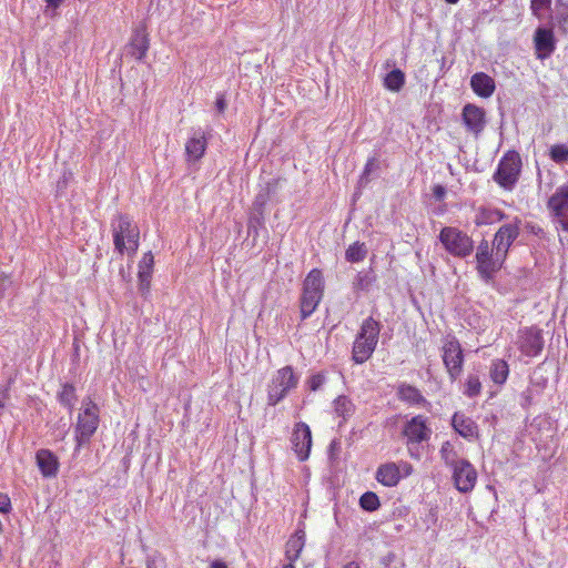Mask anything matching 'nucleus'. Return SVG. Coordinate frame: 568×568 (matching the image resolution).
<instances>
[{
  "instance_id": "nucleus-20",
  "label": "nucleus",
  "mask_w": 568,
  "mask_h": 568,
  "mask_svg": "<svg viewBox=\"0 0 568 568\" xmlns=\"http://www.w3.org/2000/svg\"><path fill=\"white\" fill-rule=\"evenodd\" d=\"M397 397L399 400L405 402L412 406L426 407L430 405L418 388L405 383L397 387Z\"/></svg>"
},
{
  "instance_id": "nucleus-37",
  "label": "nucleus",
  "mask_w": 568,
  "mask_h": 568,
  "mask_svg": "<svg viewBox=\"0 0 568 568\" xmlns=\"http://www.w3.org/2000/svg\"><path fill=\"white\" fill-rule=\"evenodd\" d=\"M550 159L557 163L562 164L568 162V146L565 144H555L549 150Z\"/></svg>"
},
{
  "instance_id": "nucleus-33",
  "label": "nucleus",
  "mask_w": 568,
  "mask_h": 568,
  "mask_svg": "<svg viewBox=\"0 0 568 568\" xmlns=\"http://www.w3.org/2000/svg\"><path fill=\"white\" fill-rule=\"evenodd\" d=\"M440 457L444 460L445 465L450 467L452 469L458 465L463 458H459L457 453L455 452L453 445L449 442H445L440 447Z\"/></svg>"
},
{
  "instance_id": "nucleus-21",
  "label": "nucleus",
  "mask_w": 568,
  "mask_h": 568,
  "mask_svg": "<svg viewBox=\"0 0 568 568\" xmlns=\"http://www.w3.org/2000/svg\"><path fill=\"white\" fill-rule=\"evenodd\" d=\"M470 87L481 98L491 97L496 88L494 79L484 72H477L471 77Z\"/></svg>"
},
{
  "instance_id": "nucleus-52",
  "label": "nucleus",
  "mask_w": 568,
  "mask_h": 568,
  "mask_svg": "<svg viewBox=\"0 0 568 568\" xmlns=\"http://www.w3.org/2000/svg\"><path fill=\"white\" fill-rule=\"evenodd\" d=\"M210 568H227V565L222 560H214L211 562Z\"/></svg>"
},
{
  "instance_id": "nucleus-28",
  "label": "nucleus",
  "mask_w": 568,
  "mask_h": 568,
  "mask_svg": "<svg viewBox=\"0 0 568 568\" xmlns=\"http://www.w3.org/2000/svg\"><path fill=\"white\" fill-rule=\"evenodd\" d=\"M509 375V366L504 359H494L489 366V376L497 385L506 383Z\"/></svg>"
},
{
  "instance_id": "nucleus-32",
  "label": "nucleus",
  "mask_w": 568,
  "mask_h": 568,
  "mask_svg": "<svg viewBox=\"0 0 568 568\" xmlns=\"http://www.w3.org/2000/svg\"><path fill=\"white\" fill-rule=\"evenodd\" d=\"M404 83L405 74L399 69L392 70L384 79L385 87L394 92L399 91Z\"/></svg>"
},
{
  "instance_id": "nucleus-45",
  "label": "nucleus",
  "mask_w": 568,
  "mask_h": 568,
  "mask_svg": "<svg viewBox=\"0 0 568 568\" xmlns=\"http://www.w3.org/2000/svg\"><path fill=\"white\" fill-rule=\"evenodd\" d=\"M325 383V377L321 374L313 375L310 378V388L312 390H317Z\"/></svg>"
},
{
  "instance_id": "nucleus-46",
  "label": "nucleus",
  "mask_w": 568,
  "mask_h": 568,
  "mask_svg": "<svg viewBox=\"0 0 568 568\" xmlns=\"http://www.w3.org/2000/svg\"><path fill=\"white\" fill-rule=\"evenodd\" d=\"M64 0H44L47 4L45 13L54 14L55 10L63 3Z\"/></svg>"
},
{
  "instance_id": "nucleus-26",
  "label": "nucleus",
  "mask_w": 568,
  "mask_h": 568,
  "mask_svg": "<svg viewBox=\"0 0 568 568\" xmlns=\"http://www.w3.org/2000/svg\"><path fill=\"white\" fill-rule=\"evenodd\" d=\"M303 291L322 294L324 293V277L320 270L313 268L303 282Z\"/></svg>"
},
{
  "instance_id": "nucleus-47",
  "label": "nucleus",
  "mask_w": 568,
  "mask_h": 568,
  "mask_svg": "<svg viewBox=\"0 0 568 568\" xmlns=\"http://www.w3.org/2000/svg\"><path fill=\"white\" fill-rule=\"evenodd\" d=\"M10 510H11L10 498L4 494H0V513L8 514Z\"/></svg>"
},
{
  "instance_id": "nucleus-8",
  "label": "nucleus",
  "mask_w": 568,
  "mask_h": 568,
  "mask_svg": "<svg viewBox=\"0 0 568 568\" xmlns=\"http://www.w3.org/2000/svg\"><path fill=\"white\" fill-rule=\"evenodd\" d=\"M443 363L452 381H456L464 366V354L460 343L457 338L450 337L444 342L443 345Z\"/></svg>"
},
{
  "instance_id": "nucleus-15",
  "label": "nucleus",
  "mask_w": 568,
  "mask_h": 568,
  "mask_svg": "<svg viewBox=\"0 0 568 568\" xmlns=\"http://www.w3.org/2000/svg\"><path fill=\"white\" fill-rule=\"evenodd\" d=\"M463 122L467 130L479 134L486 125V113L485 110L475 104L468 103L463 108Z\"/></svg>"
},
{
  "instance_id": "nucleus-51",
  "label": "nucleus",
  "mask_w": 568,
  "mask_h": 568,
  "mask_svg": "<svg viewBox=\"0 0 568 568\" xmlns=\"http://www.w3.org/2000/svg\"><path fill=\"white\" fill-rule=\"evenodd\" d=\"M338 449H339V442H337L336 439L332 440V443L329 444V455H331V457H333L335 452L338 450Z\"/></svg>"
},
{
  "instance_id": "nucleus-11",
  "label": "nucleus",
  "mask_w": 568,
  "mask_h": 568,
  "mask_svg": "<svg viewBox=\"0 0 568 568\" xmlns=\"http://www.w3.org/2000/svg\"><path fill=\"white\" fill-rule=\"evenodd\" d=\"M452 470L455 487L460 493H469L474 489L477 481V471L467 459L459 462Z\"/></svg>"
},
{
  "instance_id": "nucleus-34",
  "label": "nucleus",
  "mask_w": 568,
  "mask_h": 568,
  "mask_svg": "<svg viewBox=\"0 0 568 568\" xmlns=\"http://www.w3.org/2000/svg\"><path fill=\"white\" fill-rule=\"evenodd\" d=\"M367 254V248L364 243L355 242L346 250L345 257L351 263L362 262Z\"/></svg>"
},
{
  "instance_id": "nucleus-49",
  "label": "nucleus",
  "mask_w": 568,
  "mask_h": 568,
  "mask_svg": "<svg viewBox=\"0 0 568 568\" xmlns=\"http://www.w3.org/2000/svg\"><path fill=\"white\" fill-rule=\"evenodd\" d=\"M215 108L219 113H223L226 109V101L223 94H220L215 101Z\"/></svg>"
},
{
  "instance_id": "nucleus-23",
  "label": "nucleus",
  "mask_w": 568,
  "mask_h": 568,
  "mask_svg": "<svg viewBox=\"0 0 568 568\" xmlns=\"http://www.w3.org/2000/svg\"><path fill=\"white\" fill-rule=\"evenodd\" d=\"M505 217V214L491 206H479L476 210L474 222L477 226L491 225Z\"/></svg>"
},
{
  "instance_id": "nucleus-25",
  "label": "nucleus",
  "mask_w": 568,
  "mask_h": 568,
  "mask_svg": "<svg viewBox=\"0 0 568 568\" xmlns=\"http://www.w3.org/2000/svg\"><path fill=\"white\" fill-rule=\"evenodd\" d=\"M305 545V535L303 531H296L286 542L285 556L288 564H293L300 558Z\"/></svg>"
},
{
  "instance_id": "nucleus-9",
  "label": "nucleus",
  "mask_w": 568,
  "mask_h": 568,
  "mask_svg": "<svg viewBox=\"0 0 568 568\" xmlns=\"http://www.w3.org/2000/svg\"><path fill=\"white\" fill-rule=\"evenodd\" d=\"M544 344L542 329L537 326L524 327L517 333L516 345L525 356H538L544 349Z\"/></svg>"
},
{
  "instance_id": "nucleus-2",
  "label": "nucleus",
  "mask_w": 568,
  "mask_h": 568,
  "mask_svg": "<svg viewBox=\"0 0 568 568\" xmlns=\"http://www.w3.org/2000/svg\"><path fill=\"white\" fill-rule=\"evenodd\" d=\"M114 250L121 255H135L139 248L140 230L128 216L120 214L111 223Z\"/></svg>"
},
{
  "instance_id": "nucleus-18",
  "label": "nucleus",
  "mask_w": 568,
  "mask_h": 568,
  "mask_svg": "<svg viewBox=\"0 0 568 568\" xmlns=\"http://www.w3.org/2000/svg\"><path fill=\"white\" fill-rule=\"evenodd\" d=\"M206 150V139L201 129L193 130L192 135L185 144L187 161L200 160Z\"/></svg>"
},
{
  "instance_id": "nucleus-19",
  "label": "nucleus",
  "mask_w": 568,
  "mask_h": 568,
  "mask_svg": "<svg viewBox=\"0 0 568 568\" xmlns=\"http://www.w3.org/2000/svg\"><path fill=\"white\" fill-rule=\"evenodd\" d=\"M37 465L44 477H54L59 469L57 456L49 449H40L36 454Z\"/></svg>"
},
{
  "instance_id": "nucleus-30",
  "label": "nucleus",
  "mask_w": 568,
  "mask_h": 568,
  "mask_svg": "<svg viewBox=\"0 0 568 568\" xmlns=\"http://www.w3.org/2000/svg\"><path fill=\"white\" fill-rule=\"evenodd\" d=\"M334 412L343 420H347L355 412V405L353 402L344 395L338 396L334 403Z\"/></svg>"
},
{
  "instance_id": "nucleus-6",
  "label": "nucleus",
  "mask_w": 568,
  "mask_h": 568,
  "mask_svg": "<svg viewBox=\"0 0 568 568\" xmlns=\"http://www.w3.org/2000/svg\"><path fill=\"white\" fill-rule=\"evenodd\" d=\"M439 241L453 256L466 258L474 250V241L457 227L445 226L439 233Z\"/></svg>"
},
{
  "instance_id": "nucleus-44",
  "label": "nucleus",
  "mask_w": 568,
  "mask_h": 568,
  "mask_svg": "<svg viewBox=\"0 0 568 568\" xmlns=\"http://www.w3.org/2000/svg\"><path fill=\"white\" fill-rule=\"evenodd\" d=\"M377 168H378V161L375 158L369 159L365 165V169H364V172L362 175V180L367 179L368 175Z\"/></svg>"
},
{
  "instance_id": "nucleus-27",
  "label": "nucleus",
  "mask_w": 568,
  "mask_h": 568,
  "mask_svg": "<svg viewBox=\"0 0 568 568\" xmlns=\"http://www.w3.org/2000/svg\"><path fill=\"white\" fill-rule=\"evenodd\" d=\"M323 295L317 293H311V292H302L301 296V315L302 318L305 320L310 317L316 307L318 306Z\"/></svg>"
},
{
  "instance_id": "nucleus-22",
  "label": "nucleus",
  "mask_w": 568,
  "mask_h": 568,
  "mask_svg": "<svg viewBox=\"0 0 568 568\" xmlns=\"http://www.w3.org/2000/svg\"><path fill=\"white\" fill-rule=\"evenodd\" d=\"M376 479L385 487H394L400 480V474L396 463H385L376 470Z\"/></svg>"
},
{
  "instance_id": "nucleus-55",
  "label": "nucleus",
  "mask_w": 568,
  "mask_h": 568,
  "mask_svg": "<svg viewBox=\"0 0 568 568\" xmlns=\"http://www.w3.org/2000/svg\"><path fill=\"white\" fill-rule=\"evenodd\" d=\"M447 3H450V4H455L457 3L459 0H445Z\"/></svg>"
},
{
  "instance_id": "nucleus-56",
  "label": "nucleus",
  "mask_w": 568,
  "mask_h": 568,
  "mask_svg": "<svg viewBox=\"0 0 568 568\" xmlns=\"http://www.w3.org/2000/svg\"><path fill=\"white\" fill-rule=\"evenodd\" d=\"M283 568H295L293 564H286L283 566Z\"/></svg>"
},
{
  "instance_id": "nucleus-16",
  "label": "nucleus",
  "mask_w": 568,
  "mask_h": 568,
  "mask_svg": "<svg viewBox=\"0 0 568 568\" xmlns=\"http://www.w3.org/2000/svg\"><path fill=\"white\" fill-rule=\"evenodd\" d=\"M535 48L539 59L550 57L556 49L552 31L545 28H538L535 32Z\"/></svg>"
},
{
  "instance_id": "nucleus-17",
  "label": "nucleus",
  "mask_w": 568,
  "mask_h": 568,
  "mask_svg": "<svg viewBox=\"0 0 568 568\" xmlns=\"http://www.w3.org/2000/svg\"><path fill=\"white\" fill-rule=\"evenodd\" d=\"M454 429L464 438L473 440L478 437L477 424L464 413H455L452 418Z\"/></svg>"
},
{
  "instance_id": "nucleus-14",
  "label": "nucleus",
  "mask_w": 568,
  "mask_h": 568,
  "mask_svg": "<svg viewBox=\"0 0 568 568\" xmlns=\"http://www.w3.org/2000/svg\"><path fill=\"white\" fill-rule=\"evenodd\" d=\"M519 220L513 223L504 224L494 236V248L499 255L507 256L509 247L519 235Z\"/></svg>"
},
{
  "instance_id": "nucleus-42",
  "label": "nucleus",
  "mask_w": 568,
  "mask_h": 568,
  "mask_svg": "<svg viewBox=\"0 0 568 568\" xmlns=\"http://www.w3.org/2000/svg\"><path fill=\"white\" fill-rule=\"evenodd\" d=\"M495 252V248H494V243L493 244H489L488 241L486 240H483L478 246H477V250H476V255H486L488 253H493Z\"/></svg>"
},
{
  "instance_id": "nucleus-13",
  "label": "nucleus",
  "mask_w": 568,
  "mask_h": 568,
  "mask_svg": "<svg viewBox=\"0 0 568 568\" xmlns=\"http://www.w3.org/2000/svg\"><path fill=\"white\" fill-rule=\"evenodd\" d=\"M475 258L478 275L486 283L493 280L494 275L501 268L503 263L506 260L505 255H499L496 250L495 252L486 255H475Z\"/></svg>"
},
{
  "instance_id": "nucleus-43",
  "label": "nucleus",
  "mask_w": 568,
  "mask_h": 568,
  "mask_svg": "<svg viewBox=\"0 0 568 568\" xmlns=\"http://www.w3.org/2000/svg\"><path fill=\"white\" fill-rule=\"evenodd\" d=\"M396 467H398V473L400 474V479L403 477H408L413 473V466L404 460L396 463Z\"/></svg>"
},
{
  "instance_id": "nucleus-10",
  "label": "nucleus",
  "mask_w": 568,
  "mask_h": 568,
  "mask_svg": "<svg viewBox=\"0 0 568 568\" xmlns=\"http://www.w3.org/2000/svg\"><path fill=\"white\" fill-rule=\"evenodd\" d=\"M547 207L560 224L561 229L568 232V185L557 187L555 193L549 197Z\"/></svg>"
},
{
  "instance_id": "nucleus-41",
  "label": "nucleus",
  "mask_w": 568,
  "mask_h": 568,
  "mask_svg": "<svg viewBox=\"0 0 568 568\" xmlns=\"http://www.w3.org/2000/svg\"><path fill=\"white\" fill-rule=\"evenodd\" d=\"M558 7V19L560 22L568 21V0H556Z\"/></svg>"
},
{
  "instance_id": "nucleus-5",
  "label": "nucleus",
  "mask_w": 568,
  "mask_h": 568,
  "mask_svg": "<svg viewBox=\"0 0 568 568\" xmlns=\"http://www.w3.org/2000/svg\"><path fill=\"white\" fill-rule=\"evenodd\" d=\"M521 171V158L517 151H508L500 159L494 181L505 190H513Z\"/></svg>"
},
{
  "instance_id": "nucleus-4",
  "label": "nucleus",
  "mask_w": 568,
  "mask_h": 568,
  "mask_svg": "<svg viewBox=\"0 0 568 568\" xmlns=\"http://www.w3.org/2000/svg\"><path fill=\"white\" fill-rule=\"evenodd\" d=\"M99 422V408L97 404L89 398L85 399L78 415L75 425V452H79L82 446L89 444L91 437L98 429Z\"/></svg>"
},
{
  "instance_id": "nucleus-38",
  "label": "nucleus",
  "mask_w": 568,
  "mask_h": 568,
  "mask_svg": "<svg viewBox=\"0 0 568 568\" xmlns=\"http://www.w3.org/2000/svg\"><path fill=\"white\" fill-rule=\"evenodd\" d=\"M374 277L369 272H359L353 281V288L355 291H368Z\"/></svg>"
},
{
  "instance_id": "nucleus-24",
  "label": "nucleus",
  "mask_w": 568,
  "mask_h": 568,
  "mask_svg": "<svg viewBox=\"0 0 568 568\" xmlns=\"http://www.w3.org/2000/svg\"><path fill=\"white\" fill-rule=\"evenodd\" d=\"M153 255L151 252H148L143 255L142 260L139 263V282H140V291L148 292L150 288V280L153 267Z\"/></svg>"
},
{
  "instance_id": "nucleus-53",
  "label": "nucleus",
  "mask_w": 568,
  "mask_h": 568,
  "mask_svg": "<svg viewBox=\"0 0 568 568\" xmlns=\"http://www.w3.org/2000/svg\"><path fill=\"white\" fill-rule=\"evenodd\" d=\"M8 395V392L7 390H3L1 394H0V408H3L4 407V399Z\"/></svg>"
},
{
  "instance_id": "nucleus-50",
  "label": "nucleus",
  "mask_w": 568,
  "mask_h": 568,
  "mask_svg": "<svg viewBox=\"0 0 568 568\" xmlns=\"http://www.w3.org/2000/svg\"><path fill=\"white\" fill-rule=\"evenodd\" d=\"M11 284L9 277L4 274L0 275V297H2L4 290L7 286Z\"/></svg>"
},
{
  "instance_id": "nucleus-39",
  "label": "nucleus",
  "mask_w": 568,
  "mask_h": 568,
  "mask_svg": "<svg viewBox=\"0 0 568 568\" xmlns=\"http://www.w3.org/2000/svg\"><path fill=\"white\" fill-rule=\"evenodd\" d=\"M480 390L481 383L479 377L477 375H469L465 384L464 394L468 397H476L480 394Z\"/></svg>"
},
{
  "instance_id": "nucleus-48",
  "label": "nucleus",
  "mask_w": 568,
  "mask_h": 568,
  "mask_svg": "<svg viewBox=\"0 0 568 568\" xmlns=\"http://www.w3.org/2000/svg\"><path fill=\"white\" fill-rule=\"evenodd\" d=\"M433 195L436 200H443L446 195V189L440 184H436L433 187Z\"/></svg>"
},
{
  "instance_id": "nucleus-35",
  "label": "nucleus",
  "mask_w": 568,
  "mask_h": 568,
  "mask_svg": "<svg viewBox=\"0 0 568 568\" xmlns=\"http://www.w3.org/2000/svg\"><path fill=\"white\" fill-rule=\"evenodd\" d=\"M280 181L271 179L265 183V187L256 195L255 205L263 206L268 200L271 194H274L277 190Z\"/></svg>"
},
{
  "instance_id": "nucleus-36",
  "label": "nucleus",
  "mask_w": 568,
  "mask_h": 568,
  "mask_svg": "<svg viewBox=\"0 0 568 568\" xmlns=\"http://www.w3.org/2000/svg\"><path fill=\"white\" fill-rule=\"evenodd\" d=\"M359 506L366 511H375L379 508L381 501L375 493L366 491L359 498Z\"/></svg>"
},
{
  "instance_id": "nucleus-3",
  "label": "nucleus",
  "mask_w": 568,
  "mask_h": 568,
  "mask_svg": "<svg viewBox=\"0 0 568 568\" xmlns=\"http://www.w3.org/2000/svg\"><path fill=\"white\" fill-rule=\"evenodd\" d=\"M402 434L406 438V447L409 456L414 459H419V445L427 443L433 434L428 417L416 415L407 419L403 425Z\"/></svg>"
},
{
  "instance_id": "nucleus-29",
  "label": "nucleus",
  "mask_w": 568,
  "mask_h": 568,
  "mask_svg": "<svg viewBox=\"0 0 568 568\" xmlns=\"http://www.w3.org/2000/svg\"><path fill=\"white\" fill-rule=\"evenodd\" d=\"M149 49V40L144 31L138 30L131 41V53L138 59L142 60Z\"/></svg>"
},
{
  "instance_id": "nucleus-31",
  "label": "nucleus",
  "mask_w": 568,
  "mask_h": 568,
  "mask_svg": "<svg viewBox=\"0 0 568 568\" xmlns=\"http://www.w3.org/2000/svg\"><path fill=\"white\" fill-rule=\"evenodd\" d=\"M58 398L61 405L67 407L70 412H72L75 402L77 394L75 388L72 384H63L61 390L58 394Z\"/></svg>"
},
{
  "instance_id": "nucleus-12",
  "label": "nucleus",
  "mask_w": 568,
  "mask_h": 568,
  "mask_svg": "<svg viewBox=\"0 0 568 568\" xmlns=\"http://www.w3.org/2000/svg\"><path fill=\"white\" fill-rule=\"evenodd\" d=\"M293 449L300 460H306L312 447V432L307 424L300 422L295 424L291 438Z\"/></svg>"
},
{
  "instance_id": "nucleus-40",
  "label": "nucleus",
  "mask_w": 568,
  "mask_h": 568,
  "mask_svg": "<svg viewBox=\"0 0 568 568\" xmlns=\"http://www.w3.org/2000/svg\"><path fill=\"white\" fill-rule=\"evenodd\" d=\"M551 4V0H531V11L535 16H540V11L544 9H549Z\"/></svg>"
},
{
  "instance_id": "nucleus-7",
  "label": "nucleus",
  "mask_w": 568,
  "mask_h": 568,
  "mask_svg": "<svg viewBox=\"0 0 568 568\" xmlns=\"http://www.w3.org/2000/svg\"><path fill=\"white\" fill-rule=\"evenodd\" d=\"M298 384V377L294 374L292 366L278 369L267 386V404L275 406L288 392Z\"/></svg>"
},
{
  "instance_id": "nucleus-1",
  "label": "nucleus",
  "mask_w": 568,
  "mask_h": 568,
  "mask_svg": "<svg viewBox=\"0 0 568 568\" xmlns=\"http://www.w3.org/2000/svg\"><path fill=\"white\" fill-rule=\"evenodd\" d=\"M381 328V323L372 316L363 321L353 343L352 359L354 363L363 364L372 357L378 343Z\"/></svg>"
},
{
  "instance_id": "nucleus-54",
  "label": "nucleus",
  "mask_w": 568,
  "mask_h": 568,
  "mask_svg": "<svg viewBox=\"0 0 568 568\" xmlns=\"http://www.w3.org/2000/svg\"><path fill=\"white\" fill-rule=\"evenodd\" d=\"M343 568H361V567L356 561H349Z\"/></svg>"
}]
</instances>
